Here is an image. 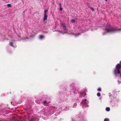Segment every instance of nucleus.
Listing matches in <instances>:
<instances>
[{"mask_svg":"<svg viewBox=\"0 0 121 121\" xmlns=\"http://www.w3.org/2000/svg\"><path fill=\"white\" fill-rule=\"evenodd\" d=\"M49 103H47L46 101H44L43 102V103L44 104V105H47V104Z\"/></svg>","mask_w":121,"mask_h":121,"instance_id":"obj_4","label":"nucleus"},{"mask_svg":"<svg viewBox=\"0 0 121 121\" xmlns=\"http://www.w3.org/2000/svg\"><path fill=\"white\" fill-rule=\"evenodd\" d=\"M15 119V117H13V120H14Z\"/></svg>","mask_w":121,"mask_h":121,"instance_id":"obj_18","label":"nucleus"},{"mask_svg":"<svg viewBox=\"0 0 121 121\" xmlns=\"http://www.w3.org/2000/svg\"><path fill=\"white\" fill-rule=\"evenodd\" d=\"M104 33H103V35H104Z\"/></svg>","mask_w":121,"mask_h":121,"instance_id":"obj_22","label":"nucleus"},{"mask_svg":"<svg viewBox=\"0 0 121 121\" xmlns=\"http://www.w3.org/2000/svg\"><path fill=\"white\" fill-rule=\"evenodd\" d=\"M108 0H106V1H107Z\"/></svg>","mask_w":121,"mask_h":121,"instance_id":"obj_24","label":"nucleus"},{"mask_svg":"<svg viewBox=\"0 0 121 121\" xmlns=\"http://www.w3.org/2000/svg\"><path fill=\"white\" fill-rule=\"evenodd\" d=\"M97 90L98 91H101V88H99L97 89Z\"/></svg>","mask_w":121,"mask_h":121,"instance_id":"obj_14","label":"nucleus"},{"mask_svg":"<svg viewBox=\"0 0 121 121\" xmlns=\"http://www.w3.org/2000/svg\"><path fill=\"white\" fill-rule=\"evenodd\" d=\"M39 38L40 39H42L44 38V36L42 35H40L39 36Z\"/></svg>","mask_w":121,"mask_h":121,"instance_id":"obj_8","label":"nucleus"},{"mask_svg":"<svg viewBox=\"0 0 121 121\" xmlns=\"http://www.w3.org/2000/svg\"><path fill=\"white\" fill-rule=\"evenodd\" d=\"M108 121V119H107L106 118H105L104 120V121Z\"/></svg>","mask_w":121,"mask_h":121,"instance_id":"obj_13","label":"nucleus"},{"mask_svg":"<svg viewBox=\"0 0 121 121\" xmlns=\"http://www.w3.org/2000/svg\"><path fill=\"white\" fill-rule=\"evenodd\" d=\"M120 63L121 64H120V65H121V61H120Z\"/></svg>","mask_w":121,"mask_h":121,"instance_id":"obj_21","label":"nucleus"},{"mask_svg":"<svg viewBox=\"0 0 121 121\" xmlns=\"http://www.w3.org/2000/svg\"><path fill=\"white\" fill-rule=\"evenodd\" d=\"M7 6L9 7H11V5L10 4H7Z\"/></svg>","mask_w":121,"mask_h":121,"instance_id":"obj_12","label":"nucleus"},{"mask_svg":"<svg viewBox=\"0 0 121 121\" xmlns=\"http://www.w3.org/2000/svg\"><path fill=\"white\" fill-rule=\"evenodd\" d=\"M86 99H85V101H86Z\"/></svg>","mask_w":121,"mask_h":121,"instance_id":"obj_23","label":"nucleus"},{"mask_svg":"<svg viewBox=\"0 0 121 121\" xmlns=\"http://www.w3.org/2000/svg\"><path fill=\"white\" fill-rule=\"evenodd\" d=\"M60 9L61 10H62V8L61 7H60Z\"/></svg>","mask_w":121,"mask_h":121,"instance_id":"obj_16","label":"nucleus"},{"mask_svg":"<svg viewBox=\"0 0 121 121\" xmlns=\"http://www.w3.org/2000/svg\"><path fill=\"white\" fill-rule=\"evenodd\" d=\"M90 8H91V9H92V10H93H93H94V8H92V7H90Z\"/></svg>","mask_w":121,"mask_h":121,"instance_id":"obj_17","label":"nucleus"},{"mask_svg":"<svg viewBox=\"0 0 121 121\" xmlns=\"http://www.w3.org/2000/svg\"><path fill=\"white\" fill-rule=\"evenodd\" d=\"M48 11V10L47 9H46L45 10L44 12V14H47L46 13Z\"/></svg>","mask_w":121,"mask_h":121,"instance_id":"obj_7","label":"nucleus"},{"mask_svg":"<svg viewBox=\"0 0 121 121\" xmlns=\"http://www.w3.org/2000/svg\"><path fill=\"white\" fill-rule=\"evenodd\" d=\"M62 26L63 28H64L65 30L66 29V27L65 25V24L64 23L62 24Z\"/></svg>","mask_w":121,"mask_h":121,"instance_id":"obj_5","label":"nucleus"},{"mask_svg":"<svg viewBox=\"0 0 121 121\" xmlns=\"http://www.w3.org/2000/svg\"><path fill=\"white\" fill-rule=\"evenodd\" d=\"M106 110L107 111H109L110 110V108L109 107H107L106 108Z\"/></svg>","mask_w":121,"mask_h":121,"instance_id":"obj_6","label":"nucleus"},{"mask_svg":"<svg viewBox=\"0 0 121 121\" xmlns=\"http://www.w3.org/2000/svg\"><path fill=\"white\" fill-rule=\"evenodd\" d=\"M47 17L48 16L47 15V14H44V17L43 20L45 21L47 20Z\"/></svg>","mask_w":121,"mask_h":121,"instance_id":"obj_3","label":"nucleus"},{"mask_svg":"<svg viewBox=\"0 0 121 121\" xmlns=\"http://www.w3.org/2000/svg\"><path fill=\"white\" fill-rule=\"evenodd\" d=\"M121 30V29H118L116 28H111L109 25L108 24L105 30V31L106 32L114 33L117 32L118 31Z\"/></svg>","mask_w":121,"mask_h":121,"instance_id":"obj_1","label":"nucleus"},{"mask_svg":"<svg viewBox=\"0 0 121 121\" xmlns=\"http://www.w3.org/2000/svg\"><path fill=\"white\" fill-rule=\"evenodd\" d=\"M72 23H74L75 22V20H72L71 21Z\"/></svg>","mask_w":121,"mask_h":121,"instance_id":"obj_11","label":"nucleus"},{"mask_svg":"<svg viewBox=\"0 0 121 121\" xmlns=\"http://www.w3.org/2000/svg\"><path fill=\"white\" fill-rule=\"evenodd\" d=\"M79 35V34H75V36H78V35Z\"/></svg>","mask_w":121,"mask_h":121,"instance_id":"obj_15","label":"nucleus"},{"mask_svg":"<svg viewBox=\"0 0 121 121\" xmlns=\"http://www.w3.org/2000/svg\"><path fill=\"white\" fill-rule=\"evenodd\" d=\"M121 68V65L118 64L117 65L116 69L114 71V73L115 75H117V74H119L120 73V70Z\"/></svg>","mask_w":121,"mask_h":121,"instance_id":"obj_2","label":"nucleus"},{"mask_svg":"<svg viewBox=\"0 0 121 121\" xmlns=\"http://www.w3.org/2000/svg\"><path fill=\"white\" fill-rule=\"evenodd\" d=\"M33 119H31V120H30L29 121H33Z\"/></svg>","mask_w":121,"mask_h":121,"instance_id":"obj_20","label":"nucleus"},{"mask_svg":"<svg viewBox=\"0 0 121 121\" xmlns=\"http://www.w3.org/2000/svg\"><path fill=\"white\" fill-rule=\"evenodd\" d=\"M97 95L98 97H99L100 96V93H98L97 94Z\"/></svg>","mask_w":121,"mask_h":121,"instance_id":"obj_9","label":"nucleus"},{"mask_svg":"<svg viewBox=\"0 0 121 121\" xmlns=\"http://www.w3.org/2000/svg\"><path fill=\"white\" fill-rule=\"evenodd\" d=\"M59 5L60 7H61V4L60 3H59Z\"/></svg>","mask_w":121,"mask_h":121,"instance_id":"obj_19","label":"nucleus"},{"mask_svg":"<svg viewBox=\"0 0 121 121\" xmlns=\"http://www.w3.org/2000/svg\"><path fill=\"white\" fill-rule=\"evenodd\" d=\"M10 46H12L13 47V43L12 42H11L10 43Z\"/></svg>","mask_w":121,"mask_h":121,"instance_id":"obj_10","label":"nucleus"}]
</instances>
